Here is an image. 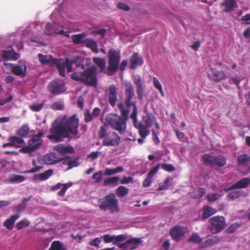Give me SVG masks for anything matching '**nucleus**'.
Returning a JSON list of instances; mask_svg holds the SVG:
<instances>
[{"label": "nucleus", "instance_id": "1", "mask_svg": "<svg viewBox=\"0 0 250 250\" xmlns=\"http://www.w3.org/2000/svg\"><path fill=\"white\" fill-rule=\"evenodd\" d=\"M79 120L73 115L67 119L66 116L61 117L55 120L50 129V134L48 138L56 142L62 141L64 138L70 137V135L78 134Z\"/></svg>", "mask_w": 250, "mask_h": 250}, {"label": "nucleus", "instance_id": "2", "mask_svg": "<svg viewBox=\"0 0 250 250\" xmlns=\"http://www.w3.org/2000/svg\"><path fill=\"white\" fill-rule=\"evenodd\" d=\"M39 61L42 64L53 65L56 64L59 72L62 76H65V69L66 68L68 72L73 71L72 65L75 64L77 68L84 69L85 68L83 60L78 56H74L71 58L63 60H57L52 56L39 54L38 55Z\"/></svg>", "mask_w": 250, "mask_h": 250}, {"label": "nucleus", "instance_id": "3", "mask_svg": "<svg viewBox=\"0 0 250 250\" xmlns=\"http://www.w3.org/2000/svg\"><path fill=\"white\" fill-rule=\"evenodd\" d=\"M117 106L123 117L117 114H110L106 116V121L112 128L120 133H124L125 130L126 121L128 119L129 110L125 109L123 102L118 104Z\"/></svg>", "mask_w": 250, "mask_h": 250}, {"label": "nucleus", "instance_id": "4", "mask_svg": "<svg viewBox=\"0 0 250 250\" xmlns=\"http://www.w3.org/2000/svg\"><path fill=\"white\" fill-rule=\"evenodd\" d=\"M71 78L85 84L96 87L97 84V68L92 66L83 72H76L71 75Z\"/></svg>", "mask_w": 250, "mask_h": 250}, {"label": "nucleus", "instance_id": "5", "mask_svg": "<svg viewBox=\"0 0 250 250\" xmlns=\"http://www.w3.org/2000/svg\"><path fill=\"white\" fill-rule=\"evenodd\" d=\"M108 56L109 58L107 67L108 75L112 76L115 73L118 71L119 67L121 71L124 70L127 65V62L126 60H123L119 67L120 61V52L119 51L111 48L108 51Z\"/></svg>", "mask_w": 250, "mask_h": 250}, {"label": "nucleus", "instance_id": "6", "mask_svg": "<svg viewBox=\"0 0 250 250\" xmlns=\"http://www.w3.org/2000/svg\"><path fill=\"white\" fill-rule=\"evenodd\" d=\"M99 137L100 139H104L103 144L107 146H117L121 142V138L115 132H107L106 126L101 127L99 132Z\"/></svg>", "mask_w": 250, "mask_h": 250}, {"label": "nucleus", "instance_id": "7", "mask_svg": "<svg viewBox=\"0 0 250 250\" xmlns=\"http://www.w3.org/2000/svg\"><path fill=\"white\" fill-rule=\"evenodd\" d=\"M99 208L102 210L105 211L108 209L112 213L119 211L118 200L113 193L107 195L104 199L99 200Z\"/></svg>", "mask_w": 250, "mask_h": 250}, {"label": "nucleus", "instance_id": "8", "mask_svg": "<svg viewBox=\"0 0 250 250\" xmlns=\"http://www.w3.org/2000/svg\"><path fill=\"white\" fill-rule=\"evenodd\" d=\"M43 136L42 132H39L37 135H33L28 142L27 145L23 146L21 149L24 153H31L36 149H39L43 143L42 137Z\"/></svg>", "mask_w": 250, "mask_h": 250}, {"label": "nucleus", "instance_id": "9", "mask_svg": "<svg viewBox=\"0 0 250 250\" xmlns=\"http://www.w3.org/2000/svg\"><path fill=\"white\" fill-rule=\"evenodd\" d=\"M208 221L211 225V231L213 234L220 232L227 226L226 219L222 216H217L211 217L209 218Z\"/></svg>", "mask_w": 250, "mask_h": 250}, {"label": "nucleus", "instance_id": "10", "mask_svg": "<svg viewBox=\"0 0 250 250\" xmlns=\"http://www.w3.org/2000/svg\"><path fill=\"white\" fill-rule=\"evenodd\" d=\"M156 119L152 113L146 112L143 115L142 121L139 122L137 128L140 129L142 126L146 130H149L148 128L152 127L155 123Z\"/></svg>", "mask_w": 250, "mask_h": 250}, {"label": "nucleus", "instance_id": "11", "mask_svg": "<svg viewBox=\"0 0 250 250\" xmlns=\"http://www.w3.org/2000/svg\"><path fill=\"white\" fill-rule=\"evenodd\" d=\"M49 91L52 94H57L65 91L64 83L62 79H56L51 82L48 86Z\"/></svg>", "mask_w": 250, "mask_h": 250}, {"label": "nucleus", "instance_id": "12", "mask_svg": "<svg viewBox=\"0 0 250 250\" xmlns=\"http://www.w3.org/2000/svg\"><path fill=\"white\" fill-rule=\"evenodd\" d=\"M142 243V240L139 238H132L126 242L118 244L117 246L123 250H134Z\"/></svg>", "mask_w": 250, "mask_h": 250}, {"label": "nucleus", "instance_id": "13", "mask_svg": "<svg viewBox=\"0 0 250 250\" xmlns=\"http://www.w3.org/2000/svg\"><path fill=\"white\" fill-rule=\"evenodd\" d=\"M4 65L6 66H10L11 67L12 72L16 75L24 76L25 74L26 66L25 65V62L23 60H20L16 65L7 63H5Z\"/></svg>", "mask_w": 250, "mask_h": 250}, {"label": "nucleus", "instance_id": "14", "mask_svg": "<svg viewBox=\"0 0 250 250\" xmlns=\"http://www.w3.org/2000/svg\"><path fill=\"white\" fill-rule=\"evenodd\" d=\"M61 28L62 25L56 22L47 23L46 24L45 34L49 36L64 34V32Z\"/></svg>", "mask_w": 250, "mask_h": 250}, {"label": "nucleus", "instance_id": "15", "mask_svg": "<svg viewBox=\"0 0 250 250\" xmlns=\"http://www.w3.org/2000/svg\"><path fill=\"white\" fill-rule=\"evenodd\" d=\"M134 88L130 83L125 84V103L128 107H130L132 104H136L131 102V100L134 96Z\"/></svg>", "mask_w": 250, "mask_h": 250}, {"label": "nucleus", "instance_id": "16", "mask_svg": "<svg viewBox=\"0 0 250 250\" xmlns=\"http://www.w3.org/2000/svg\"><path fill=\"white\" fill-rule=\"evenodd\" d=\"M170 234L173 240L179 241L185 234L184 228L180 226L174 227L171 229Z\"/></svg>", "mask_w": 250, "mask_h": 250}, {"label": "nucleus", "instance_id": "17", "mask_svg": "<svg viewBox=\"0 0 250 250\" xmlns=\"http://www.w3.org/2000/svg\"><path fill=\"white\" fill-rule=\"evenodd\" d=\"M208 76L211 80L217 83L225 79L226 74L223 71L212 68L211 72L208 74Z\"/></svg>", "mask_w": 250, "mask_h": 250}, {"label": "nucleus", "instance_id": "18", "mask_svg": "<svg viewBox=\"0 0 250 250\" xmlns=\"http://www.w3.org/2000/svg\"><path fill=\"white\" fill-rule=\"evenodd\" d=\"M118 88L115 85H111L109 89L108 101L112 106H115L117 100Z\"/></svg>", "mask_w": 250, "mask_h": 250}, {"label": "nucleus", "instance_id": "19", "mask_svg": "<svg viewBox=\"0 0 250 250\" xmlns=\"http://www.w3.org/2000/svg\"><path fill=\"white\" fill-rule=\"evenodd\" d=\"M143 63V60L138 53H134L130 60V68L132 69H136L138 66H141Z\"/></svg>", "mask_w": 250, "mask_h": 250}, {"label": "nucleus", "instance_id": "20", "mask_svg": "<svg viewBox=\"0 0 250 250\" xmlns=\"http://www.w3.org/2000/svg\"><path fill=\"white\" fill-rule=\"evenodd\" d=\"M72 185V183L71 182L65 184H62L59 183L57 184L56 185L52 187L51 189L52 190L55 191L62 188L61 190L58 192V195L60 196H62L64 194L67 189L70 187Z\"/></svg>", "mask_w": 250, "mask_h": 250}, {"label": "nucleus", "instance_id": "21", "mask_svg": "<svg viewBox=\"0 0 250 250\" xmlns=\"http://www.w3.org/2000/svg\"><path fill=\"white\" fill-rule=\"evenodd\" d=\"M237 5L236 0H225L221 4L223 10L225 12H229L233 10Z\"/></svg>", "mask_w": 250, "mask_h": 250}, {"label": "nucleus", "instance_id": "22", "mask_svg": "<svg viewBox=\"0 0 250 250\" xmlns=\"http://www.w3.org/2000/svg\"><path fill=\"white\" fill-rule=\"evenodd\" d=\"M44 158L47 165H53L62 161V158L58 157L57 155L55 152L46 154Z\"/></svg>", "mask_w": 250, "mask_h": 250}, {"label": "nucleus", "instance_id": "23", "mask_svg": "<svg viewBox=\"0 0 250 250\" xmlns=\"http://www.w3.org/2000/svg\"><path fill=\"white\" fill-rule=\"evenodd\" d=\"M221 239L218 236L207 238L206 240L201 244L203 248L210 247L219 243Z\"/></svg>", "mask_w": 250, "mask_h": 250}, {"label": "nucleus", "instance_id": "24", "mask_svg": "<svg viewBox=\"0 0 250 250\" xmlns=\"http://www.w3.org/2000/svg\"><path fill=\"white\" fill-rule=\"evenodd\" d=\"M101 110L98 107H95L93 109L92 113L87 111L84 113V120L85 122L89 123L93 119L98 117L100 115Z\"/></svg>", "mask_w": 250, "mask_h": 250}, {"label": "nucleus", "instance_id": "25", "mask_svg": "<svg viewBox=\"0 0 250 250\" xmlns=\"http://www.w3.org/2000/svg\"><path fill=\"white\" fill-rule=\"evenodd\" d=\"M10 143L4 144L3 145V147L7 146H15L17 147H22L24 145L25 143L24 140L18 137L12 136L9 138Z\"/></svg>", "mask_w": 250, "mask_h": 250}, {"label": "nucleus", "instance_id": "26", "mask_svg": "<svg viewBox=\"0 0 250 250\" xmlns=\"http://www.w3.org/2000/svg\"><path fill=\"white\" fill-rule=\"evenodd\" d=\"M159 168L160 165H158L153 169L148 172L147 177L143 182V186L144 187H147L150 185L152 182V178L153 175L157 172Z\"/></svg>", "mask_w": 250, "mask_h": 250}, {"label": "nucleus", "instance_id": "27", "mask_svg": "<svg viewBox=\"0 0 250 250\" xmlns=\"http://www.w3.org/2000/svg\"><path fill=\"white\" fill-rule=\"evenodd\" d=\"M31 197L32 196L23 198L21 204L14 206L12 207V210L17 213L24 211L27 203L30 200Z\"/></svg>", "mask_w": 250, "mask_h": 250}, {"label": "nucleus", "instance_id": "28", "mask_svg": "<svg viewBox=\"0 0 250 250\" xmlns=\"http://www.w3.org/2000/svg\"><path fill=\"white\" fill-rule=\"evenodd\" d=\"M62 161H63V164H66L68 166V167L67 168V170L79 166L78 158H73L70 156H67L65 158H62Z\"/></svg>", "mask_w": 250, "mask_h": 250}, {"label": "nucleus", "instance_id": "29", "mask_svg": "<svg viewBox=\"0 0 250 250\" xmlns=\"http://www.w3.org/2000/svg\"><path fill=\"white\" fill-rule=\"evenodd\" d=\"M53 170L52 169H48L45 172L35 174L33 177V179L34 181H43L47 179L50 176L53 174Z\"/></svg>", "mask_w": 250, "mask_h": 250}, {"label": "nucleus", "instance_id": "30", "mask_svg": "<svg viewBox=\"0 0 250 250\" xmlns=\"http://www.w3.org/2000/svg\"><path fill=\"white\" fill-rule=\"evenodd\" d=\"M2 57L8 60H17L20 58V54L15 52L13 49L3 51Z\"/></svg>", "mask_w": 250, "mask_h": 250}, {"label": "nucleus", "instance_id": "31", "mask_svg": "<svg viewBox=\"0 0 250 250\" xmlns=\"http://www.w3.org/2000/svg\"><path fill=\"white\" fill-rule=\"evenodd\" d=\"M20 215L19 214L11 216L4 222L3 226L8 229L11 230L13 228L15 222L20 218Z\"/></svg>", "mask_w": 250, "mask_h": 250}, {"label": "nucleus", "instance_id": "32", "mask_svg": "<svg viewBox=\"0 0 250 250\" xmlns=\"http://www.w3.org/2000/svg\"><path fill=\"white\" fill-rule=\"evenodd\" d=\"M134 82L137 87L136 91L138 95V97L139 99L142 100L143 97L144 87L141 83V78L140 77H136L134 79Z\"/></svg>", "mask_w": 250, "mask_h": 250}, {"label": "nucleus", "instance_id": "33", "mask_svg": "<svg viewBox=\"0 0 250 250\" xmlns=\"http://www.w3.org/2000/svg\"><path fill=\"white\" fill-rule=\"evenodd\" d=\"M249 185H250V178H243L236 183L233 184L232 188H238L239 189L246 188Z\"/></svg>", "mask_w": 250, "mask_h": 250}, {"label": "nucleus", "instance_id": "34", "mask_svg": "<svg viewBox=\"0 0 250 250\" xmlns=\"http://www.w3.org/2000/svg\"><path fill=\"white\" fill-rule=\"evenodd\" d=\"M230 189V191L228 194V197L230 199L234 200L242 195V191L238 188H233L232 185Z\"/></svg>", "mask_w": 250, "mask_h": 250}, {"label": "nucleus", "instance_id": "35", "mask_svg": "<svg viewBox=\"0 0 250 250\" xmlns=\"http://www.w3.org/2000/svg\"><path fill=\"white\" fill-rule=\"evenodd\" d=\"M54 149L59 153L62 154L66 152L72 153L74 152V149L72 146H64L62 144H59L55 146Z\"/></svg>", "mask_w": 250, "mask_h": 250}, {"label": "nucleus", "instance_id": "36", "mask_svg": "<svg viewBox=\"0 0 250 250\" xmlns=\"http://www.w3.org/2000/svg\"><path fill=\"white\" fill-rule=\"evenodd\" d=\"M83 42L86 46L90 48L93 52L98 53L99 50L97 48V44L96 42L92 39H86L84 40Z\"/></svg>", "mask_w": 250, "mask_h": 250}, {"label": "nucleus", "instance_id": "37", "mask_svg": "<svg viewBox=\"0 0 250 250\" xmlns=\"http://www.w3.org/2000/svg\"><path fill=\"white\" fill-rule=\"evenodd\" d=\"M215 156L209 154H206L203 155L202 159L206 166L212 167L214 166Z\"/></svg>", "mask_w": 250, "mask_h": 250}, {"label": "nucleus", "instance_id": "38", "mask_svg": "<svg viewBox=\"0 0 250 250\" xmlns=\"http://www.w3.org/2000/svg\"><path fill=\"white\" fill-rule=\"evenodd\" d=\"M216 210L209 206H205L203 208V212L202 217L204 219H207L215 213Z\"/></svg>", "mask_w": 250, "mask_h": 250}, {"label": "nucleus", "instance_id": "39", "mask_svg": "<svg viewBox=\"0 0 250 250\" xmlns=\"http://www.w3.org/2000/svg\"><path fill=\"white\" fill-rule=\"evenodd\" d=\"M129 192L128 189L124 186H119L116 189V194L119 198H123L125 197Z\"/></svg>", "mask_w": 250, "mask_h": 250}, {"label": "nucleus", "instance_id": "40", "mask_svg": "<svg viewBox=\"0 0 250 250\" xmlns=\"http://www.w3.org/2000/svg\"><path fill=\"white\" fill-rule=\"evenodd\" d=\"M93 61L101 68V71H103L105 69L106 64L105 59L94 57L93 58Z\"/></svg>", "mask_w": 250, "mask_h": 250}, {"label": "nucleus", "instance_id": "41", "mask_svg": "<svg viewBox=\"0 0 250 250\" xmlns=\"http://www.w3.org/2000/svg\"><path fill=\"white\" fill-rule=\"evenodd\" d=\"M237 160L239 165H245L250 161V156L247 154H242L238 156Z\"/></svg>", "mask_w": 250, "mask_h": 250}, {"label": "nucleus", "instance_id": "42", "mask_svg": "<svg viewBox=\"0 0 250 250\" xmlns=\"http://www.w3.org/2000/svg\"><path fill=\"white\" fill-rule=\"evenodd\" d=\"M124 170L122 167H117L115 168L110 169L106 168L104 171V175L106 176H111L116 173L121 172Z\"/></svg>", "mask_w": 250, "mask_h": 250}, {"label": "nucleus", "instance_id": "43", "mask_svg": "<svg viewBox=\"0 0 250 250\" xmlns=\"http://www.w3.org/2000/svg\"><path fill=\"white\" fill-rule=\"evenodd\" d=\"M24 179L23 176L13 174L9 175L8 181L11 183H21Z\"/></svg>", "mask_w": 250, "mask_h": 250}, {"label": "nucleus", "instance_id": "44", "mask_svg": "<svg viewBox=\"0 0 250 250\" xmlns=\"http://www.w3.org/2000/svg\"><path fill=\"white\" fill-rule=\"evenodd\" d=\"M139 134L141 136V138L138 139V142L139 144H142L145 139L148 135L150 133L149 130H146L142 126H141L140 129H138Z\"/></svg>", "mask_w": 250, "mask_h": 250}, {"label": "nucleus", "instance_id": "45", "mask_svg": "<svg viewBox=\"0 0 250 250\" xmlns=\"http://www.w3.org/2000/svg\"><path fill=\"white\" fill-rule=\"evenodd\" d=\"M133 110L132 113L130 115V118L133 120V124L135 127L137 128V125H138V122H137V114H138V109L136 104H133Z\"/></svg>", "mask_w": 250, "mask_h": 250}, {"label": "nucleus", "instance_id": "46", "mask_svg": "<svg viewBox=\"0 0 250 250\" xmlns=\"http://www.w3.org/2000/svg\"><path fill=\"white\" fill-rule=\"evenodd\" d=\"M226 164V158L221 155L215 156L214 165L220 167L224 166Z\"/></svg>", "mask_w": 250, "mask_h": 250}, {"label": "nucleus", "instance_id": "47", "mask_svg": "<svg viewBox=\"0 0 250 250\" xmlns=\"http://www.w3.org/2000/svg\"><path fill=\"white\" fill-rule=\"evenodd\" d=\"M119 180L120 178L118 176H114L111 178H108L104 181V186H107L112 184H115L116 185H117V183Z\"/></svg>", "mask_w": 250, "mask_h": 250}, {"label": "nucleus", "instance_id": "48", "mask_svg": "<svg viewBox=\"0 0 250 250\" xmlns=\"http://www.w3.org/2000/svg\"><path fill=\"white\" fill-rule=\"evenodd\" d=\"M30 222L27 219H23L16 224V228L18 230L21 229L25 227L29 226Z\"/></svg>", "mask_w": 250, "mask_h": 250}, {"label": "nucleus", "instance_id": "49", "mask_svg": "<svg viewBox=\"0 0 250 250\" xmlns=\"http://www.w3.org/2000/svg\"><path fill=\"white\" fill-rule=\"evenodd\" d=\"M202 239L197 233H193L188 239L189 242H192L194 243L200 244Z\"/></svg>", "mask_w": 250, "mask_h": 250}, {"label": "nucleus", "instance_id": "50", "mask_svg": "<svg viewBox=\"0 0 250 250\" xmlns=\"http://www.w3.org/2000/svg\"><path fill=\"white\" fill-rule=\"evenodd\" d=\"M85 37L84 33L72 36V39L75 43H79L83 42V39Z\"/></svg>", "mask_w": 250, "mask_h": 250}, {"label": "nucleus", "instance_id": "51", "mask_svg": "<svg viewBox=\"0 0 250 250\" xmlns=\"http://www.w3.org/2000/svg\"><path fill=\"white\" fill-rule=\"evenodd\" d=\"M29 131V128L26 125H23L18 131L19 135L21 137H25Z\"/></svg>", "mask_w": 250, "mask_h": 250}, {"label": "nucleus", "instance_id": "52", "mask_svg": "<svg viewBox=\"0 0 250 250\" xmlns=\"http://www.w3.org/2000/svg\"><path fill=\"white\" fill-rule=\"evenodd\" d=\"M104 173L103 171L100 170L97 172H96L93 174L92 179L95 180V183H99L102 180V178Z\"/></svg>", "mask_w": 250, "mask_h": 250}, {"label": "nucleus", "instance_id": "53", "mask_svg": "<svg viewBox=\"0 0 250 250\" xmlns=\"http://www.w3.org/2000/svg\"><path fill=\"white\" fill-rule=\"evenodd\" d=\"M153 84L156 88H157L161 93L162 96H164V93L162 89V85L157 78L154 77L153 78Z\"/></svg>", "mask_w": 250, "mask_h": 250}, {"label": "nucleus", "instance_id": "54", "mask_svg": "<svg viewBox=\"0 0 250 250\" xmlns=\"http://www.w3.org/2000/svg\"><path fill=\"white\" fill-rule=\"evenodd\" d=\"M48 250H62V244L59 241L53 242Z\"/></svg>", "mask_w": 250, "mask_h": 250}, {"label": "nucleus", "instance_id": "55", "mask_svg": "<svg viewBox=\"0 0 250 250\" xmlns=\"http://www.w3.org/2000/svg\"><path fill=\"white\" fill-rule=\"evenodd\" d=\"M105 243H111L115 241V235H110L109 234H105L101 237Z\"/></svg>", "mask_w": 250, "mask_h": 250}, {"label": "nucleus", "instance_id": "56", "mask_svg": "<svg viewBox=\"0 0 250 250\" xmlns=\"http://www.w3.org/2000/svg\"><path fill=\"white\" fill-rule=\"evenodd\" d=\"M64 3H62L58 7V9L54 10L52 14L50 16H53V15H58V14L60 15V16H62V11H64Z\"/></svg>", "mask_w": 250, "mask_h": 250}, {"label": "nucleus", "instance_id": "57", "mask_svg": "<svg viewBox=\"0 0 250 250\" xmlns=\"http://www.w3.org/2000/svg\"><path fill=\"white\" fill-rule=\"evenodd\" d=\"M127 238L126 235L125 234H121L119 235H115V242L114 244H115L117 245L118 244H120L119 242H122L125 241Z\"/></svg>", "mask_w": 250, "mask_h": 250}, {"label": "nucleus", "instance_id": "58", "mask_svg": "<svg viewBox=\"0 0 250 250\" xmlns=\"http://www.w3.org/2000/svg\"><path fill=\"white\" fill-rule=\"evenodd\" d=\"M51 107L54 110H62L63 108V105L61 102H56L51 105Z\"/></svg>", "mask_w": 250, "mask_h": 250}, {"label": "nucleus", "instance_id": "59", "mask_svg": "<svg viewBox=\"0 0 250 250\" xmlns=\"http://www.w3.org/2000/svg\"><path fill=\"white\" fill-rule=\"evenodd\" d=\"M239 227L240 225L238 223H233L227 229V231L229 233H233Z\"/></svg>", "mask_w": 250, "mask_h": 250}, {"label": "nucleus", "instance_id": "60", "mask_svg": "<svg viewBox=\"0 0 250 250\" xmlns=\"http://www.w3.org/2000/svg\"><path fill=\"white\" fill-rule=\"evenodd\" d=\"M220 197V195L216 193H213L207 195V198L208 201L213 202L217 200Z\"/></svg>", "mask_w": 250, "mask_h": 250}, {"label": "nucleus", "instance_id": "61", "mask_svg": "<svg viewBox=\"0 0 250 250\" xmlns=\"http://www.w3.org/2000/svg\"><path fill=\"white\" fill-rule=\"evenodd\" d=\"M161 167L163 169L168 172H172L175 170L174 167L172 165L170 164H162L161 165Z\"/></svg>", "mask_w": 250, "mask_h": 250}, {"label": "nucleus", "instance_id": "62", "mask_svg": "<svg viewBox=\"0 0 250 250\" xmlns=\"http://www.w3.org/2000/svg\"><path fill=\"white\" fill-rule=\"evenodd\" d=\"M117 6L119 9L125 11H128L130 10L129 6L127 4L123 2H119Z\"/></svg>", "mask_w": 250, "mask_h": 250}, {"label": "nucleus", "instance_id": "63", "mask_svg": "<svg viewBox=\"0 0 250 250\" xmlns=\"http://www.w3.org/2000/svg\"><path fill=\"white\" fill-rule=\"evenodd\" d=\"M43 106V103L34 104L31 105L30 107V109L34 111H39L40 110Z\"/></svg>", "mask_w": 250, "mask_h": 250}, {"label": "nucleus", "instance_id": "64", "mask_svg": "<svg viewBox=\"0 0 250 250\" xmlns=\"http://www.w3.org/2000/svg\"><path fill=\"white\" fill-rule=\"evenodd\" d=\"M101 242V239L100 238L97 237L95 238L92 240L90 241L89 242V245L92 246H95L99 248V245Z\"/></svg>", "mask_w": 250, "mask_h": 250}]
</instances>
